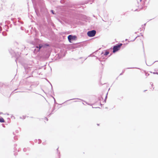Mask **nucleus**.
<instances>
[{
	"label": "nucleus",
	"instance_id": "obj_11",
	"mask_svg": "<svg viewBox=\"0 0 158 158\" xmlns=\"http://www.w3.org/2000/svg\"><path fill=\"white\" fill-rule=\"evenodd\" d=\"M107 94H108V93H107L106 94V98H105V100H104V101H106V98H107Z\"/></svg>",
	"mask_w": 158,
	"mask_h": 158
},
{
	"label": "nucleus",
	"instance_id": "obj_19",
	"mask_svg": "<svg viewBox=\"0 0 158 158\" xmlns=\"http://www.w3.org/2000/svg\"><path fill=\"white\" fill-rule=\"evenodd\" d=\"M154 73V74H155V73ZM156 73V74H158V73Z\"/></svg>",
	"mask_w": 158,
	"mask_h": 158
},
{
	"label": "nucleus",
	"instance_id": "obj_16",
	"mask_svg": "<svg viewBox=\"0 0 158 158\" xmlns=\"http://www.w3.org/2000/svg\"><path fill=\"white\" fill-rule=\"evenodd\" d=\"M39 142L38 143H40L41 142V140L40 139H39Z\"/></svg>",
	"mask_w": 158,
	"mask_h": 158
},
{
	"label": "nucleus",
	"instance_id": "obj_13",
	"mask_svg": "<svg viewBox=\"0 0 158 158\" xmlns=\"http://www.w3.org/2000/svg\"><path fill=\"white\" fill-rule=\"evenodd\" d=\"M134 68H137L138 69V68H134V67H132V68H128L127 69H134Z\"/></svg>",
	"mask_w": 158,
	"mask_h": 158
},
{
	"label": "nucleus",
	"instance_id": "obj_2",
	"mask_svg": "<svg viewBox=\"0 0 158 158\" xmlns=\"http://www.w3.org/2000/svg\"><path fill=\"white\" fill-rule=\"evenodd\" d=\"M96 33V31L94 30H93L91 31H89L88 32L87 34V35L90 37L94 36Z\"/></svg>",
	"mask_w": 158,
	"mask_h": 158
},
{
	"label": "nucleus",
	"instance_id": "obj_5",
	"mask_svg": "<svg viewBox=\"0 0 158 158\" xmlns=\"http://www.w3.org/2000/svg\"><path fill=\"white\" fill-rule=\"evenodd\" d=\"M10 52L11 53V55H12V56H14L15 54V52L12 50L11 49L10 50H9Z\"/></svg>",
	"mask_w": 158,
	"mask_h": 158
},
{
	"label": "nucleus",
	"instance_id": "obj_18",
	"mask_svg": "<svg viewBox=\"0 0 158 158\" xmlns=\"http://www.w3.org/2000/svg\"><path fill=\"white\" fill-rule=\"evenodd\" d=\"M15 45H17L18 44V43L17 42H15Z\"/></svg>",
	"mask_w": 158,
	"mask_h": 158
},
{
	"label": "nucleus",
	"instance_id": "obj_8",
	"mask_svg": "<svg viewBox=\"0 0 158 158\" xmlns=\"http://www.w3.org/2000/svg\"><path fill=\"white\" fill-rule=\"evenodd\" d=\"M109 52H107V51H106V52H105V55H107L108 54H109Z\"/></svg>",
	"mask_w": 158,
	"mask_h": 158
},
{
	"label": "nucleus",
	"instance_id": "obj_12",
	"mask_svg": "<svg viewBox=\"0 0 158 158\" xmlns=\"http://www.w3.org/2000/svg\"><path fill=\"white\" fill-rule=\"evenodd\" d=\"M79 99V100H80V99H79V98H73V99H70V100H68V101L69 100H73V99ZM68 101V100L67 101Z\"/></svg>",
	"mask_w": 158,
	"mask_h": 158
},
{
	"label": "nucleus",
	"instance_id": "obj_1",
	"mask_svg": "<svg viewBox=\"0 0 158 158\" xmlns=\"http://www.w3.org/2000/svg\"><path fill=\"white\" fill-rule=\"evenodd\" d=\"M122 45V44H120L114 46L113 48V52L114 53L118 50Z\"/></svg>",
	"mask_w": 158,
	"mask_h": 158
},
{
	"label": "nucleus",
	"instance_id": "obj_14",
	"mask_svg": "<svg viewBox=\"0 0 158 158\" xmlns=\"http://www.w3.org/2000/svg\"><path fill=\"white\" fill-rule=\"evenodd\" d=\"M51 11L52 13V14H54V12H53V10H51Z\"/></svg>",
	"mask_w": 158,
	"mask_h": 158
},
{
	"label": "nucleus",
	"instance_id": "obj_23",
	"mask_svg": "<svg viewBox=\"0 0 158 158\" xmlns=\"http://www.w3.org/2000/svg\"><path fill=\"white\" fill-rule=\"evenodd\" d=\"M136 38L135 39H134V40L133 41H134L135 40V39H136Z\"/></svg>",
	"mask_w": 158,
	"mask_h": 158
},
{
	"label": "nucleus",
	"instance_id": "obj_21",
	"mask_svg": "<svg viewBox=\"0 0 158 158\" xmlns=\"http://www.w3.org/2000/svg\"><path fill=\"white\" fill-rule=\"evenodd\" d=\"M46 118V119L47 120V121H48V119H47V118Z\"/></svg>",
	"mask_w": 158,
	"mask_h": 158
},
{
	"label": "nucleus",
	"instance_id": "obj_15",
	"mask_svg": "<svg viewBox=\"0 0 158 158\" xmlns=\"http://www.w3.org/2000/svg\"><path fill=\"white\" fill-rule=\"evenodd\" d=\"M124 71H125V70H123V73H121V74H120V75H122V74H123V73H124Z\"/></svg>",
	"mask_w": 158,
	"mask_h": 158
},
{
	"label": "nucleus",
	"instance_id": "obj_9",
	"mask_svg": "<svg viewBox=\"0 0 158 158\" xmlns=\"http://www.w3.org/2000/svg\"><path fill=\"white\" fill-rule=\"evenodd\" d=\"M2 35L4 36H6V34L5 32H2Z\"/></svg>",
	"mask_w": 158,
	"mask_h": 158
},
{
	"label": "nucleus",
	"instance_id": "obj_20",
	"mask_svg": "<svg viewBox=\"0 0 158 158\" xmlns=\"http://www.w3.org/2000/svg\"><path fill=\"white\" fill-rule=\"evenodd\" d=\"M23 119H25V117H24V116H23Z\"/></svg>",
	"mask_w": 158,
	"mask_h": 158
},
{
	"label": "nucleus",
	"instance_id": "obj_25",
	"mask_svg": "<svg viewBox=\"0 0 158 158\" xmlns=\"http://www.w3.org/2000/svg\"><path fill=\"white\" fill-rule=\"evenodd\" d=\"M141 0H140V1H141Z\"/></svg>",
	"mask_w": 158,
	"mask_h": 158
},
{
	"label": "nucleus",
	"instance_id": "obj_22",
	"mask_svg": "<svg viewBox=\"0 0 158 158\" xmlns=\"http://www.w3.org/2000/svg\"><path fill=\"white\" fill-rule=\"evenodd\" d=\"M54 98V100L55 101V98Z\"/></svg>",
	"mask_w": 158,
	"mask_h": 158
},
{
	"label": "nucleus",
	"instance_id": "obj_4",
	"mask_svg": "<svg viewBox=\"0 0 158 158\" xmlns=\"http://www.w3.org/2000/svg\"><path fill=\"white\" fill-rule=\"evenodd\" d=\"M42 47V45L41 44H40L39 46H36L34 50V52L35 53H36L37 52L40 51V49Z\"/></svg>",
	"mask_w": 158,
	"mask_h": 158
},
{
	"label": "nucleus",
	"instance_id": "obj_7",
	"mask_svg": "<svg viewBox=\"0 0 158 158\" xmlns=\"http://www.w3.org/2000/svg\"><path fill=\"white\" fill-rule=\"evenodd\" d=\"M4 120L3 118H0V122L1 123H4Z\"/></svg>",
	"mask_w": 158,
	"mask_h": 158
},
{
	"label": "nucleus",
	"instance_id": "obj_3",
	"mask_svg": "<svg viewBox=\"0 0 158 158\" xmlns=\"http://www.w3.org/2000/svg\"><path fill=\"white\" fill-rule=\"evenodd\" d=\"M68 38L69 41L71 42V40H75L77 38V37L75 35H69L68 36Z\"/></svg>",
	"mask_w": 158,
	"mask_h": 158
},
{
	"label": "nucleus",
	"instance_id": "obj_10",
	"mask_svg": "<svg viewBox=\"0 0 158 158\" xmlns=\"http://www.w3.org/2000/svg\"><path fill=\"white\" fill-rule=\"evenodd\" d=\"M27 149L26 148H23V151L24 152H26V151H27Z\"/></svg>",
	"mask_w": 158,
	"mask_h": 158
},
{
	"label": "nucleus",
	"instance_id": "obj_17",
	"mask_svg": "<svg viewBox=\"0 0 158 158\" xmlns=\"http://www.w3.org/2000/svg\"><path fill=\"white\" fill-rule=\"evenodd\" d=\"M150 84L151 85L152 87V85H153V84L151 82L150 83Z\"/></svg>",
	"mask_w": 158,
	"mask_h": 158
},
{
	"label": "nucleus",
	"instance_id": "obj_24",
	"mask_svg": "<svg viewBox=\"0 0 158 158\" xmlns=\"http://www.w3.org/2000/svg\"><path fill=\"white\" fill-rule=\"evenodd\" d=\"M97 125L98 126L99 125V124H97Z\"/></svg>",
	"mask_w": 158,
	"mask_h": 158
},
{
	"label": "nucleus",
	"instance_id": "obj_6",
	"mask_svg": "<svg viewBox=\"0 0 158 158\" xmlns=\"http://www.w3.org/2000/svg\"><path fill=\"white\" fill-rule=\"evenodd\" d=\"M155 64L156 65V69L158 70V61H156V63Z\"/></svg>",
	"mask_w": 158,
	"mask_h": 158
}]
</instances>
